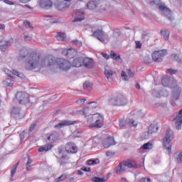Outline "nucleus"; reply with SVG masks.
<instances>
[{
    "label": "nucleus",
    "mask_w": 182,
    "mask_h": 182,
    "mask_svg": "<svg viewBox=\"0 0 182 182\" xmlns=\"http://www.w3.org/2000/svg\"><path fill=\"white\" fill-rule=\"evenodd\" d=\"M81 171H85V172H89V171H90V168L84 166V167L81 168Z\"/></svg>",
    "instance_id": "obj_55"
},
{
    "label": "nucleus",
    "mask_w": 182,
    "mask_h": 182,
    "mask_svg": "<svg viewBox=\"0 0 182 182\" xmlns=\"http://www.w3.org/2000/svg\"><path fill=\"white\" fill-rule=\"evenodd\" d=\"M87 124L89 129H93V127L100 129L105 124V117L99 113L89 114L87 117Z\"/></svg>",
    "instance_id": "obj_1"
},
{
    "label": "nucleus",
    "mask_w": 182,
    "mask_h": 182,
    "mask_svg": "<svg viewBox=\"0 0 182 182\" xmlns=\"http://www.w3.org/2000/svg\"><path fill=\"white\" fill-rule=\"evenodd\" d=\"M73 124H76V121L72 120H63L58 124L54 126L55 129H59L63 127H66V126H73Z\"/></svg>",
    "instance_id": "obj_12"
},
{
    "label": "nucleus",
    "mask_w": 182,
    "mask_h": 182,
    "mask_svg": "<svg viewBox=\"0 0 182 182\" xmlns=\"http://www.w3.org/2000/svg\"><path fill=\"white\" fill-rule=\"evenodd\" d=\"M53 147V144H48L45 146H41L38 148V151L39 153H42L43 151H49V150H52Z\"/></svg>",
    "instance_id": "obj_27"
},
{
    "label": "nucleus",
    "mask_w": 182,
    "mask_h": 182,
    "mask_svg": "<svg viewBox=\"0 0 182 182\" xmlns=\"http://www.w3.org/2000/svg\"><path fill=\"white\" fill-rule=\"evenodd\" d=\"M23 25L26 27L28 28L29 29H31V31H33V26H32L31 24V22L28 21H25L23 22Z\"/></svg>",
    "instance_id": "obj_44"
},
{
    "label": "nucleus",
    "mask_w": 182,
    "mask_h": 182,
    "mask_svg": "<svg viewBox=\"0 0 182 182\" xmlns=\"http://www.w3.org/2000/svg\"><path fill=\"white\" fill-rule=\"evenodd\" d=\"M69 160V157L68 155H63L60 159V166H63L64 164H68V161Z\"/></svg>",
    "instance_id": "obj_31"
},
{
    "label": "nucleus",
    "mask_w": 182,
    "mask_h": 182,
    "mask_svg": "<svg viewBox=\"0 0 182 182\" xmlns=\"http://www.w3.org/2000/svg\"><path fill=\"white\" fill-rule=\"evenodd\" d=\"M140 182H151V179H150L149 177H144L141 178Z\"/></svg>",
    "instance_id": "obj_49"
},
{
    "label": "nucleus",
    "mask_w": 182,
    "mask_h": 182,
    "mask_svg": "<svg viewBox=\"0 0 182 182\" xmlns=\"http://www.w3.org/2000/svg\"><path fill=\"white\" fill-rule=\"evenodd\" d=\"M62 54L64 55V56L68 58L69 59H72L77 55V51H76V50H75L74 48L64 49L62 51Z\"/></svg>",
    "instance_id": "obj_13"
},
{
    "label": "nucleus",
    "mask_w": 182,
    "mask_h": 182,
    "mask_svg": "<svg viewBox=\"0 0 182 182\" xmlns=\"http://www.w3.org/2000/svg\"><path fill=\"white\" fill-rule=\"evenodd\" d=\"M166 73H168V75H176V73H177V70L169 68L166 70Z\"/></svg>",
    "instance_id": "obj_45"
},
{
    "label": "nucleus",
    "mask_w": 182,
    "mask_h": 182,
    "mask_svg": "<svg viewBox=\"0 0 182 182\" xmlns=\"http://www.w3.org/2000/svg\"><path fill=\"white\" fill-rule=\"evenodd\" d=\"M127 73L129 77H133V76H134V73L132 72V70L130 69L127 70Z\"/></svg>",
    "instance_id": "obj_51"
},
{
    "label": "nucleus",
    "mask_w": 182,
    "mask_h": 182,
    "mask_svg": "<svg viewBox=\"0 0 182 182\" xmlns=\"http://www.w3.org/2000/svg\"><path fill=\"white\" fill-rule=\"evenodd\" d=\"M80 114H83V116H86L89 114V107H85L82 109V110L80 111Z\"/></svg>",
    "instance_id": "obj_42"
},
{
    "label": "nucleus",
    "mask_w": 182,
    "mask_h": 182,
    "mask_svg": "<svg viewBox=\"0 0 182 182\" xmlns=\"http://www.w3.org/2000/svg\"><path fill=\"white\" fill-rule=\"evenodd\" d=\"M83 87H84V89H89V87H90V83L85 82L83 84Z\"/></svg>",
    "instance_id": "obj_53"
},
{
    "label": "nucleus",
    "mask_w": 182,
    "mask_h": 182,
    "mask_svg": "<svg viewBox=\"0 0 182 182\" xmlns=\"http://www.w3.org/2000/svg\"><path fill=\"white\" fill-rule=\"evenodd\" d=\"M71 65L73 66V68H81V66H83V58L77 57L75 58Z\"/></svg>",
    "instance_id": "obj_19"
},
{
    "label": "nucleus",
    "mask_w": 182,
    "mask_h": 182,
    "mask_svg": "<svg viewBox=\"0 0 182 182\" xmlns=\"http://www.w3.org/2000/svg\"><path fill=\"white\" fill-rule=\"evenodd\" d=\"M171 58H173V59H176L177 60V58H178V56H177V55H176V54H172Z\"/></svg>",
    "instance_id": "obj_64"
},
{
    "label": "nucleus",
    "mask_w": 182,
    "mask_h": 182,
    "mask_svg": "<svg viewBox=\"0 0 182 182\" xmlns=\"http://www.w3.org/2000/svg\"><path fill=\"white\" fill-rule=\"evenodd\" d=\"M82 65L88 69H92L95 66V62L92 58L86 57L82 58Z\"/></svg>",
    "instance_id": "obj_18"
},
{
    "label": "nucleus",
    "mask_w": 182,
    "mask_h": 182,
    "mask_svg": "<svg viewBox=\"0 0 182 182\" xmlns=\"http://www.w3.org/2000/svg\"><path fill=\"white\" fill-rule=\"evenodd\" d=\"M47 140L50 143H55V141H58V140H59V136H58V134H50L47 137Z\"/></svg>",
    "instance_id": "obj_25"
},
{
    "label": "nucleus",
    "mask_w": 182,
    "mask_h": 182,
    "mask_svg": "<svg viewBox=\"0 0 182 182\" xmlns=\"http://www.w3.org/2000/svg\"><path fill=\"white\" fill-rule=\"evenodd\" d=\"M21 4H27V2H29L31 0H19Z\"/></svg>",
    "instance_id": "obj_62"
},
{
    "label": "nucleus",
    "mask_w": 182,
    "mask_h": 182,
    "mask_svg": "<svg viewBox=\"0 0 182 182\" xmlns=\"http://www.w3.org/2000/svg\"><path fill=\"white\" fill-rule=\"evenodd\" d=\"M87 105H92L90 106V107L92 109H96L97 107V106L99 105V102L97 101H96V102H87Z\"/></svg>",
    "instance_id": "obj_43"
},
{
    "label": "nucleus",
    "mask_w": 182,
    "mask_h": 182,
    "mask_svg": "<svg viewBox=\"0 0 182 182\" xmlns=\"http://www.w3.org/2000/svg\"><path fill=\"white\" fill-rule=\"evenodd\" d=\"M41 62V56L33 53H31L28 62L26 63V69L27 70H33L36 68H39V63Z\"/></svg>",
    "instance_id": "obj_3"
},
{
    "label": "nucleus",
    "mask_w": 182,
    "mask_h": 182,
    "mask_svg": "<svg viewBox=\"0 0 182 182\" xmlns=\"http://www.w3.org/2000/svg\"><path fill=\"white\" fill-rule=\"evenodd\" d=\"M28 53V50H21L20 52L19 60H21V59H24V58H26Z\"/></svg>",
    "instance_id": "obj_41"
},
{
    "label": "nucleus",
    "mask_w": 182,
    "mask_h": 182,
    "mask_svg": "<svg viewBox=\"0 0 182 182\" xmlns=\"http://www.w3.org/2000/svg\"><path fill=\"white\" fill-rule=\"evenodd\" d=\"M47 60H48V59H46V58L41 60V66H43V65H45V63H46Z\"/></svg>",
    "instance_id": "obj_58"
},
{
    "label": "nucleus",
    "mask_w": 182,
    "mask_h": 182,
    "mask_svg": "<svg viewBox=\"0 0 182 182\" xmlns=\"http://www.w3.org/2000/svg\"><path fill=\"white\" fill-rule=\"evenodd\" d=\"M56 62L59 69H61V70H69L72 68V63L66 59L58 58Z\"/></svg>",
    "instance_id": "obj_7"
},
{
    "label": "nucleus",
    "mask_w": 182,
    "mask_h": 182,
    "mask_svg": "<svg viewBox=\"0 0 182 182\" xmlns=\"http://www.w3.org/2000/svg\"><path fill=\"white\" fill-rule=\"evenodd\" d=\"M144 60L145 63H151V62H152L151 58H150V56H149V55H146L144 57Z\"/></svg>",
    "instance_id": "obj_46"
},
{
    "label": "nucleus",
    "mask_w": 182,
    "mask_h": 182,
    "mask_svg": "<svg viewBox=\"0 0 182 182\" xmlns=\"http://www.w3.org/2000/svg\"><path fill=\"white\" fill-rule=\"evenodd\" d=\"M174 139V132L171 129H168L166 132L165 137L164 139V146L168 151V154H171V141Z\"/></svg>",
    "instance_id": "obj_4"
},
{
    "label": "nucleus",
    "mask_w": 182,
    "mask_h": 182,
    "mask_svg": "<svg viewBox=\"0 0 182 182\" xmlns=\"http://www.w3.org/2000/svg\"><path fill=\"white\" fill-rule=\"evenodd\" d=\"M114 154V152L113 151H107L106 152V156L107 157H112V156Z\"/></svg>",
    "instance_id": "obj_54"
},
{
    "label": "nucleus",
    "mask_w": 182,
    "mask_h": 182,
    "mask_svg": "<svg viewBox=\"0 0 182 182\" xmlns=\"http://www.w3.org/2000/svg\"><path fill=\"white\" fill-rule=\"evenodd\" d=\"M141 43L140 41H136V49H141Z\"/></svg>",
    "instance_id": "obj_52"
},
{
    "label": "nucleus",
    "mask_w": 182,
    "mask_h": 182,
    "mask_svg": "<svg viewBox=\"0 0 182 182\" xmlns=\"http://www.w3.org/2000/svg\"><path fill=\"white\" fill-rule=\"evenodd\" d=\"M77 174L78 176H83V172L82 171V169L77 171Z\"/></svg>",
    "instance_id": "obj_63"
},
{
    "label": "nucleus",
    "mask_w": 182,
    "mask_h": 182,
    "mask_svg": "<svg viewBox=\"0 0 182 182\" xmlns=\"http://www.w3.org/2000/svg\"><path fill=\"white\" fill-rule=\"evenodd\" d=\"M4 2L5 4H7V5H14V1H11L9 0H4Z\"/></svg>",
    "instance_id": "obj_57"
},
{
    "label": "nucleus",
    "mask_w": 182,
    "mask_h": 182,
    "mask_svg": "<svg viewBox=\"0 0 182 182\" xmlns=\"http://www.w3.org/2000/svg\"><path fill=\"white\" fill-rule=\"evenodd\" d=\"M102 144L105 149H109L110 146H114L116 144V141H114L113 136H109L103 141Z\"/></svg>",
    "instance_id": "obj_16"
},
{
    "label": "nucleus",
    "mask_w": 182,
    "mask_h": 182,
    "mask_svg": "<svg viewBox=\"0 0 182 182\" xmlns=\"http://www.w3.org/2000/svg\"><path fill=\"white\" fill-rule=\"evenodd\" d=\"M103 58H105V59H109L110 58V55L105 54V53H102V54Z\"/></svg>",
    "instance_id": "obj_59"
},
{
    "label": "nucleus",
    "mask_w": 182,
    "mask_h": 182,
    "mask_svg": "<svg viewBox=\"0 0 182 182\" xmlns=\"http://www.w3.org/2000/svg\"><path fill=\"white\" fill-rule=\"evenodd\" d=\"M70 6V4L60 2L55 4V8L57 11H65Z\"/></svg>",
    "instance_id": "obj_21"
},
{
    "label": "nucleus",
    "mask_w": 182,
    "mask_h": 182,
    "mask_svg": "<svg viewBox=\"0 0 182 182\" xmlns=\"http://www.w3.org/2000/svg\"><path fill=\"white\" fill-rule=\"evenodd\" d=\"M84 19H85L84 17L77 18L73 20V22H82V21H84Z\"/></svg>",
    "instance_id": "obj_56"
},
{
    "label": "nucleus",
    "mask_w": 182,
    "mask_h": 182,
    "mask_svg": "<svg viewBox=\"0 0 182 182\" xmlns=\"http://www.w3.org/2000/svg\"><path fill=\"white\" fill-rule=\"evenodd\" d=\"M66 178H68V175L64 173V174H62L60 177L56 178L55 181V182L63 181V180H66Z\"/></svg>",
    "instance_id": "obj_38"
},
{
    "label": "nucleus",
    "mask_w": 182,
    "mask_h": 182,
    "mask_svg": "<svg viewBox=\"0 0 182 182\" xmlns=\"http://www.w3.org/2000/svg\"><path fill=\"white\" fill-rule=\"evenodd\" d=\"M77 102H80V103L83 104V103H85V102H86V99H85V98L79 99V100H77Z\"/></svg>",
    "instance_id": "obj_60"
},
{
    "label": "nucleus",
    "mask_w": 182,
    "mask_h": 182,
    "mask_svg": "<svg viewBox=\"0 0 182 182\" xmlns=\"http://www.w3.org/2000/svg\"><path fill=\"white\" fill-rule=\"evenodd\" d=\"M6 86H9V87L14 86V82H12V80L9 79H6Z\"/></svg>",
    "instance_id": "obj_48"
},
{
    "label": "nucleus",
    "mask_w": 182,
    "mask_h": 182,
    "mask_svg": "<svg viewBox=\"0 0 182 182\" xmlns=\"http://www.w3.org/2000/svg\"><path fill=\"white\" fill-rule=\"evenodd\" d=\"M100 164V160L99 159H90L87 161V166H97Z\"/></svg>",
    "instance_id": "obj_28"
},
{
    "label": "nucleus",
    "mask_w": 182,
    "mask_h": 182,
    "mask_svg": "<svg viewBox=\"0 0 182 182\" xmlns=\"http://www.w3.org/2000/svg\"><path fill=\"white\" fill-rule=\"evenodd\" d=\"M102 6V1H91L87 3V8L90 11H95V9H99Z\"/></svg>",
    "instance_id": "obj_15"
},
{
    "label": "nucleus",
    "mask_w": 182,
    "mask_h": 182,
    "mask_svg": "<svg viewBox=\"0 0 182 182\" xmlns=\"http://www.w3.org/2000/svg\"><path fill=\"white\" fill-rule=\"evenodd\" d=\"M11 116L14 119H22V109L19 107H13L11 111Z\"/></svg>",
    "instance_id": "obj_14"
},
{
    "label": "nucleus",
    "mask_w": 182,
    "mask_h": 182,
    "mask_svg": "<svg viewBox=\"0 0 182 182\" xmlns=\"http://www.w3.org/2000/svg\"><path fill=\"white\" fill-rule=\"evenodd\" d=\"M110 58L114 60H120V54H116L114 51L112 50L110 52Z\"/></svg>",
    "instance_id": "obj_34"
},
{
    "label": "nucleus",
    "mask_w": 182,
    "mask_h": 182,
    "mask_svg": "<svg viewBox=\"0 0 182 182\" xmlns=\"http://www.w3.org/2000/svg\"><path fill=\"white\" fill-rule=\"evenodd\" d=\"M15 100L19 105H28V103L31 102V100L29 99V94L22 91L16 92L15 95Z\"/></svg>",
    "instance_id": "obj_5"
},
{
    "label": "nucleus",
    "mask_w": 182,
    "mask_h": 182,
    "mask_svg": "<svg viewBox=\"0 0 182 182\" xmlns=\"http://www.w3.org/2000/svg\"><path fill=\"white\" fill-rule=\"evenodd\" d=\"M159 130V126L157 124H151L148 130L149 134H153V133H156V132Z\"/></svg>",
    "instance_id": "obj_26"
},
{
    "label": "nucleus",
    "mask_w": 182,
    "mask_h": 182,
    "mask_svg": "<svg viewBox=\"0 0 182 182\" xmlns=\"http://www.w3.org/2000/svg\"><path fill=\"white\" fill-rule=\"evenodd\" d=\"M110 102L113 106H126L127 100L122 95H118L114 98L111 99Z\"/></svg>",
    "instance_id": "obj_6"
},
{
    "label": "nucleus",
    "mask_w": 182,
    "mask_h": 182,
    "mask_svg": "<svg viewBox=\"0 0 182 182\" xmlns=\"http://www.w3.org/2000/svg\"><path fill=\"white\" fill-rule=\"evenodd\" d=\"M77 146L73 142H68L65 144V151L70 154H75L77 152Z\"/></svg>",
    "instance_id": "obj_11"
},
{
    "label": "nucleus",
    "mask_w": 182,
    "mask_h": 182,
    "mask_svg": "<svg viewBox=\"0 0 182 182\" xmlns=\"http://www.w3.org/2000/svg\"><path fill=\"white\" fill-rule=\"evenodd\" d=\"M173 99L175 100H178V97H180V94L181 93V88H180L178 86H176L173 89Z\"/></svg>",
    "instance_id": "obj_23"
},
{
    "label": "nucleus",
    "mask_w": 182,
    "mask_h": 182,
    "mask_svg": "<svg viewBox=\"0 0 182 182\" xmlns=\"http://www.w3.org/2000/svg\"><path fill=\"white\" fill-rule=\"evenodd\" d=\"M31 163H32V159H31V158H29L26 164V168L27 171H31V170H32V166H31Z\"/></svg>",
    "instance_id": "obj_39"
},
{
    "label": "nucleus",
    "mask_w": 182,
    "mask_h": 182,
    "mask_svg": "<svg viewBox=\"0 0 182 182\" xmlns=\"http://www.w3.org/2000/svg\"><path fill=\"white\" fill-rule=\"evenodd\" d=\"M153 147H154L153 143L148 142V143L144 144L141 146V149H143V150H150L153 149Z\"/></svg>",
    "instance_id": "obj_32"
},
{
    "label": "nucleus",
    "mask_w": 182,
    "mask_h": 182,
    "mask_svg": "<svg viewBox=\"0 0 182 182\" xmlns=\"http://www.w3.org/2000/svg\"><path fill=\"white\" fill-rule=\"evenodd\" d=\"M57 41H61L63 42L64 41H66V34L62 32H58L55 36Z\"/></svg>",
    "instance_id": "obj_29"
},
{
    "label": "nucleus",
    "mask_w": 182,
    "mask_h": 182,
    "mask_svg": "<svg viewBox=\"0 0 182 182\" xmlns=\"http://www.w3.org/2000/svg\"><path fill=\"white\" fill-rule=\"evenodd\" d=\"M171 120L174 122L175 127L177 130H180L182 126V109L179 110L176 115L171 117Z\"/></svg>",
    "instance_id": "obj_8"
},
{
    "label": "nucleus",
    "mask_w": 182,
    "mask_h": 182,
    "mask_svg": "<svg viewBox=\"0 0 182 182\" xmlns=\"http://www.w3.org/2000/svg\"><path fill=\"white\" fill-rule=\"evenodd\" d=\"M41 8H50L52 6V1L50 0H41L40 1Z\"/></svg>",
    "instance_id": "obj_24"
},
{
    "label": "nucleus",
    "mask_w": 182,
    "mask_h": 182,
    "mask_svg": "<svg viewBox=\"0 0 182 182\" xmlns=\"http://www.w3.org/2000/svg\"><path fill=\"white\" fill-rule=\"evenodd\" d=\"M92 36L97 38V39L101 42H105V33H103V30L102 28L95 31L92 33Z\"/></svg>",
    "instance_id": "obj_17"
},
{
    "label": "nucleus",
    "mask_w": 182,
    "mask_h": 182,
    "mask_svg": "<svg viewBox=\"0 0 182 182\" xmlns=\"http://www.w3.org/2000/svg\"><path fill=\"white\" fill-rule=\"evenodd\" d=\"M4 73L7 76H9V77H14V75L18 76V77H22V74L19 73V72L13 70H10L8 68L4 69Z\"/></svg>",
    "instance_id": "obj_20"
},
{
    "label": "nucleus",
    "mask_w": 182,
    "mask_h": 182,
    "mask_svg": "<svg viewBox=\"0 0 182 182\" xmlns=\"http://www.w3.org/2000/svg\"><path fill=\"white\" fill-rule=\"evenodd\" d=\"M161 35L165 41H168V38H170V31L167 30H161Z\"/></svg>",
    "instance_id": "obj_30"
},
{
    "label": "nucleus",
    "mask_w": 182,
    "mask_h": 182,
    "mask_svg": "<svg viewBox=\"0 0 182 182\" xmlns=\"http://www.w3.org/2000/svg\"><path fill=\"white\" fill-rule=\"evenodd\" d=\"M127 124H129V126H132L133 127H136V126H137V124H135L134 119H130L128 121V122L123 119L119 121L120 127H124V126H127Z\"/></svg>",
    "instance_id": "obj_22"
},
{
    "label": "nucleus",
    "mask_w": 182,
    "mask_h": 182,
    "mask_svg": "<svg viewBox=\"0 0 182 182\" xmlns=\"http://www.w3.org/2000/svg\"><path fill=\"white\" fill-rule=\"evenodd\" d=\"M170 83V78L166 76L162 77V85L163 86H167Z\"/></svg>",
    "instance_id": "obj_36"
},
{
    "label": "nucleus",
    "mask_w": 182,
    "mask_h": 182,
    "mask_svg": "<svg viewBox=\"0 0 182 182\" xmlns=\"http://www.w3.org/2000/svg\"><path fill=\"white\" fill-rule=\"evenodd\" d=\"M167 55V50H161L158 51H154L152 53V58L154 62H161L163 58Z\"/></svg>",
    "instance_id": "obj_10"
},
{
    "label": "nucleus",
    "mask_w": 182,
    "mask_h": 182,
    "mask_svg": "<svg viewBox=\"0 0 182 182\" xmlns=\"http://www.w3.org/2000/svg\"><path fill=\"white\" fill-rule=\"evenodd\" d=\"M18 166H19V161H18L14 166H12L11 169V177H14L15 174L16 173V170L18 168Z\"/></svg>",
    "instance_id": "obj_33"
},
{
    "label": "nucleus",
    "mask_w": 182,
    "mask_h": 182,
    "mask_svg": "<svg viewBox=\"0 0 182 182\" xmlns=\"http://www.w3.org/2000/svg\"><path fill=\"white\" fill-rule=\"evenodd\" d=\"M121 76L123 80H127V74H126V72H124V70L122 71Z\"/></svg>",
    "instance_id": "obj_47"
},
{
    "label": "nucleus",
    "mask_w": 182,
    "mask_h": 182,
    "mask_svg": "<svg viewBox=\"0 0 182 182\" xmlns=\"http://www.w3.org/2000/svg\"><path fill=\"white\" fill-rule=\"evenodd\" d=\"M126 167L128 168H139V164L137 162L133 159H128L125 161H122L117 166L115 173L117 174H120V173H123V171H126Z\"/></svg>",
    "instance_id": "obj_2"
},
{
    "label": "nucleus",
    "mask_w": 182,
    "mask_h": 182,
    "mask_svg": "<svg viewBox=\"0 0 182 182\" xmlns=\"http://www.w3.org/2000/svg\"><path fill=\"white\" fill-rule=\"evenodd\" d=\"M36 126H38V124L36 123L31 124L30 127V129H29V132H33V130H35V129H36Z\"/></svg>",
    "instance_id": "obj_50"
},
{
    "label": "nucleus",
    "mask_w": 182,
    "mask_h": 182,
    "mask_svg": "<svg viewBox=\"0 0 182 182\" xmlns=\"http://www.w3.org/2000/svg\"><path fill=\"white\" fill-rule=\"evenodd\" d=\"M116 73L112 70H105V75L107 79L110 77L111 76H113V75H115Z\"/></svg>",
    "instance_id": "obj_35"
},
{
    "label": "nucleus",
    "mask_w": 182,
    "mask_h": 182,
    "mask_svg": "<svg viewBox=\"0 0 182 182\" xmlns=\"http://www.w3.org/2000/svg\"><path fill=\"white\" fill-rule=\"evenodd\" d=\"M158 8L164 16H166L168 21H171V10L167 8L164 4H159Z\"/></svg>",
    "instance_id": "obj_9"
},
{
    "label": "nucleus",
    "mask_w": 182,
    "mask_h": 182,
    "mask_svg": "<svg viewBox=\"0 0 182 182\" xmlns=\"http://www.w3.org/2000/svg\"><path fill=\"white\" fill-rule=\"evenodd\" d=\"M25 39L26 41H31V39H32V36H25Z\"/></svg>",
    "instance_id": "obj_61"
},
{
    "label": "nucleus",
    "mask_w": 182,
    "mask_h": 182,
    "mask_svg": "<svg viewBox=\"0 0 182 182\" xmlns=\"http://www.w3.org/2000/svg\"><path fill=\"white\" fill-rule=\"evenodd\" d=\"M92 181H93V182H105V181H106V178L95 176L92 178Z\"/></svg>",
    "instance_id": "obj_40"
},
{
    "label": "nucleus",
    "mask_w": 182,
    "mask_h": 182,
    "mask_svg": "<svg viewBox=\"0 0 182 182\" xmlns=\"http://www.w3.org/2000/svg\"><path fill=\"white\" fill-rule=\"evenodd\" d=\"M9 46V41H6L4 45H1L0 46V50L1 52H6V49H8V46Z\"/></svg>",
    "instance_id": "obj_37"
}]
</instances>
